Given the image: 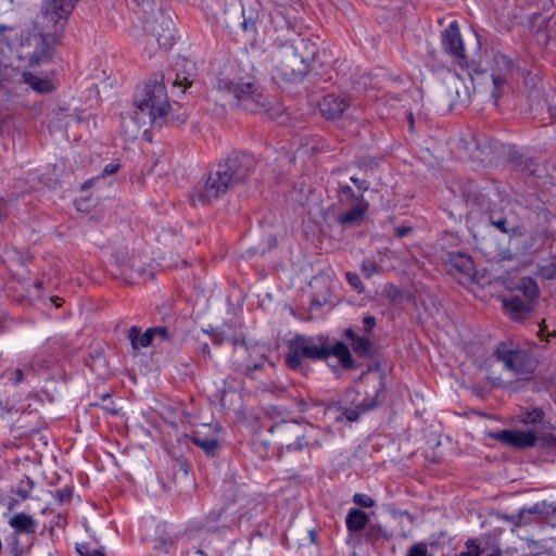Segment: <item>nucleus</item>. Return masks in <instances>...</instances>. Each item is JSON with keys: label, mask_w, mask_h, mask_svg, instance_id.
Wrapping results in <instances>:
<instances>
[{"label": "nucleus", "mask_w": 556, "mask_h": 556, "mask_svg": "<svg viewBox=\"0 0 556 556\" xmlns=\"http://www.w3.org/2000/svg\"><path fill=\"white\" fill-rule=\"evenodd\" d=\"M255 167L256 160L251 153L233 152L210 170L203 181L193 187L190 193L191 204L211 205L235 186L244 182Z\"/></svg>", "instance_id": "nucleus-1"}, {"label": "nucleus", "mask_w": 556, "mask_h": 556, "mask_svg": "<svg viewBox=\"0 0 556 556\" xmlns=\"http://www.w3.org/2000/svg\"><path fill=\"white\" fill-rule=\"evenodd\" d=\"M135 111L130 121L139 129L147 124L162 127L166 124H184L187 119L185 114L175 116L170 112L168 94L163 76L154 77L144 83L134 97Z\"/></svg>", "instance_id": "nucleus-2"}, {"label": "nucleus", "mask_w": 556, "mask_h": 556, "mask_svg": "<svg viewBox=\"0 0 556 556\" xmlns=\"http://www.w3.org/2000/svg\"><path fill=\"white\" fill-rule=\"evenodd\" d=\"M268 430L276 437L282 452H299L304 447L320 446L316 435L318 429L311 424L281 420Z\"/></svg>", "instance_id": "nucleus-3"}, {"label": "nucleus", "mask_w": 556, "mask_h": 556, "mask_svg": "<svg viewBox=\"0 0 556 556\" xmlns=\"http://www.w3.org/2000/svg\"><path fill=\"white\" fill-rule=\"evenodd\" d=\"M217 88L219 91L232 96L238 105L247 111L258 112L269 104L268 97L264 93L263 88L251 80L219 78Z\"/></svg>", "instance_id": "nucleus-4"}, {"label": "nucleus", "mask_w": 556, "mask_h": 556, "mask_svg": "<svg viewBox=\"0 0 556 556\" xmlns=\"http://www.w3.org/2000/svg\"><path fill=\"white\" fill-rule=\"evenodd\" d=\"M79 0H45L34 22V31H48L61 36Z\"/></svg>", "instance_id": "nucleus-5"}, {"label": "nucleus", "mask_w": 556, "mask_h": 556, "mask_svg": "<svg viewBox=\"0 0 556 556\" xmlns=\"http://www.w3.org/2000/svg\"><path fill=\"white\" fill-rule=\"evenodd\" d=\"M495 356L508 371L517 377L532 375L539 365L538 358L530 350L522 349L510 340L496 346Z\"/></svg>", "instance_id": "nucleus-6"}, {"label": "nucleus", "mask_w": 556, "mask_h": 556, "mask_svg": "<svg viewBox=\"0 0 556 556\" xmlns=\"http://www.w3.org/2000/svg\"><path fill=\"white\" fill-rule=\"evenodd\" d=\"M326 343L327 338L324 336H296L289 343V350L286 355L287 365L292 369H300L303 359H327Z\"/></svg>", "instance_id": "nucleus-7"}, {"label": "nucleus", "mask_w": 556, "mask_h": 556, "mask_svg": "<svg viewBox=\"0 0 556 556\" xmlns=\"http://www.w3.org/2000/svg\"><path fill=\"white\" fill-rule=\"evenodd\" d=\"M275 68L279 77L286 81L301 80L308 72L309 65L301 59L290 46L282 47L275 56Z\"/></svg>", "instance_id": "nucleus-8"}, {"label": "nucleus", "mask_w": 556, "mask_h": 556, "mask_svg": "<svg viewBox=\"0 0 556 556\" xmlns=\"http://www.w3.org/2000/svg\"><path fill=\"white\" fill-rule=\"evenodd\" d=\"M59 38L48 31H34L27 39L28 46H35V50L27 56L29 65L37 66L49 62Z\"/></svg>", "instance_id": "nucleus-9"}, {"label": "nucleus", "mask_w": 556, "mask_h": 556, "mask_svg": "<svg viewBox=\"0 0 556 556\" xmlns=\"http://www.w3.org/2000/svg\"><path fill=\"white\" fill-rule=\"evenodd\" d=\"M232 343L235 346L240 344L248 353V357L244 363L247 376L254 378L253 372L262 369L265 363L273 365V363L269 362L271 350L268 345L263 343H253L248 345L245 341L238 340H233Z\"/></svg>", "instance_id": "nucleus-10"}, {"label": "nucleus", "mask_w": 556, "mask_h": 556, "mask_svg": "<svg viewBox=\"0 0 556 556\" xmlns=\"http://www.w3.org/2000/svg\"><path fill=\"white\" fill-rule=\"evenodd\" d=\"M152 37L164 50H168L175 43V26L169 13H161L155 17L151 28Z\"/></svg>", "instance_id": "nucleus-11"}, {"label": "nucleus", "mask_w": 556, "mask_h": 556, "mask_svg": "<svg viewBox=\"0 0 556 556\" xmlns=\"http://www.w3.org/2000/svg\"><path fill=\"white\" fill-rule=\"evenodd\" d=\"M442 46L444 51L455 58L459 63L466 59L464 42L456 21L442 31Z\"/></svg>", "instance_id": "nucleus-12"}, {"label": "nucleus", "mask_w": 556, "mask_h": 556, "mask_svg": "<svg viewBox=\"0 0 556 556\" xmlns=\"http://www.w3.org/2000/svg\"><path fill=\"white\" fill-rule=\"evenodd\" d=\"M350 105V98L344 94L328 93L318 103L320 114L327 119L340 117Z\"/></svg>", "instance_id": "nucleus-13"}, {"label": "nucleus", "mask_w": 556, "mask_h": 556, "mask_svg": "<svg viewBox=\"0 0 556 556\" xmlns=\"http://www.w3.org/2000/svg\"><path fill=\"white\" fill-rule=\"evenodd\" d=\"M493 437L505 444L518 448L534 446L538 440L533 432L520 430H502Z\"/></svg>", "instance_id": "nucleus-14"}, {"label": "nucleus", "mask_w": 556, "mask_h": 556, "mask_svg": "<svg viewBox=\"0 0 556 556\" xmlns=\"http://www.w3.org/2000/svg\"><path fill=\"white\" fill-rule=\"evenodd\" d=\"M368 206L366 200H359L356 205L345 206L346 210L338 214L336 220L342 228L357 227L364 222Z\"/></svg>", "instance_id": "nucleus-15"}, {"label": "nucleus", "mask_w": 556, "mask_h": 556, "mask_svg": "<svg viewBox=\"0 0 556 556\" xmlns=\"http://www.w3.org/2000/svg\"><path fill=\"white\" fill-rule=\"evenodd\" d=\"M533 302L521 300L517 295L503 299V308L505 314L513 320H522L529 316L532 311Z\"/></svg>", "instance_id": "nucleus-16"}, {"label": "nucleus", "mask_w": 556, "mask_h": 556, "mask_svg": "<svg viewBox=\"0 0 556 556\" xmlns=\"http://www.w3.org/2000/svg\"><path fill=\"white\" fill-rule=\"evenodd\" d=\"M176 76L173 80L174 87H184L181 92L185 91L186 88L192 85V81L195 76V66L194 63L187 59H181L176 62Z\"/></svg>", "instance_id": "nucleus-17"}, {"label": "nucleus", "mask_w": 556, "mask_h": 556, "mask_svg": "<svg viewBox=\"0 0 556 556\" xmlns=\"http://www.w3.org/2000/svg\"><path fill=\"white\" fill-rule=\"evenodd\" d=\"M344 337L350 340L352 349L357 356L369 357L372 355L374 346L368 338L359 337L351 328L344 331Z\"/></svg>", "instance_id": "nucleus-18"}, {"label": "nucleus", "mask_w": 556, "mask_h": 556, "mask_svg": "<svg viewBox=\"0 0 556 556\" xmlns=\"http://www.w3.org/2000/svg\"><path fill=\"white\" fill-rule=\"evenodd\" d=\"M189 439L208 456H216L222 447L216 435H206L197 431Z\"/></svg>", "instance_id": "nucleus-19"}, {"label": "nucleus", "mask_w": 556, "mask_h": 556, "mask_svg": "<svg viewBox=\"0 0 556 556\" xmlns=\"http://www.w3.org/2000/svg\"><path fill=\"white\" fill-rule=\"evenodd\" d=\"M9 525L15 532L21 534H33L37 530V521L25 513L14 514L10 518Z\"/></svg>", "instance_id": "nucleus-20"}, {"label": "nucleus", "mask_w": 556, "mask_h": 556, "mask_svg": "<svg viewBox=\"0 0 556 556\" xmlns=\"http://www.w3.org/2000/svg\"><path fill=\"white\" fill-rule=\"evenodd\" d=\"M548 239V233L544 230H536L527 235L522 239L523 254H533L540 252Z\"/></svg>", "instance_id": "nucleus-21"}, {"label": "nucleus", "mask_w": 556, "mask_h": 556, "mask_svg": "<svg viewBox=\"0 0 556 556\" xmlns=\"http://www.w3.org/2000/svg\"><path fill=\"white\" fill-rule=\"evenodd\" d=\"M127 338L134 351H139L142 348L150 346L154 339L151 328L141 332V329L137 326L129 328Z\"/></svg>", "instance_id": "nucleus-22"}, {"label": "nucleus", "mask_w": 556, "mask_h": 556, "mask_svg": "<svg viewBox=\"0 0 556 556\" xmlns=\"http://www.w3.org/2000/svg\"><path fill=\"white\" fill-rule=\"evenodd\" d=\"M36 366L34 362L26 364L23 368H7L1 375L0 378L7 380V382L17 386L24 380L25 376L35 375Z\"/></svg>", "instance_id": "nucleus-23"}, {"label": "nucleus", "mask_w": 556, "mask_h": 556, "mask_svg": "<svg viewBox=\"0 0 556 556\" xmlns=\"http://www.w3.org/2000/svg\"><path fill=\"white\" fill-rule=\"evenodd\" d=\"M326 351L328 352L327 358L329 356H336L339 359L341 367L344 369H350L354 366L351 352L346 344L342 342H337L333 346H328L326 344Z\"/></svg>", "instance_id": "nucleus-24"}, {"label": "nucleus", "mask_w": 556, "mask_h": 556, "mask_svg": "<svg viewBox=\"0 0 556 556\" xmlns=\"http://www.w3.org/2000/svg\"><path fill=\"white\" fill-rule=\"evenodd\" d=\"M368 521L367 514L359 508H351L346 515L345 525L349 531L358 532L365 529Z\"/></svg>", "instance_id": "nucleus-25"}, {"label": "nucleus", "mask_w": 556, "mask_h": 556, "mask_svg": "<svg viewBox=\"0 0 556 556\" xmlns=\"http://www.w3.org/2000/svg\"><path fill=\"white\" fill-rule=\"evenodd\" d=\"M290 47L294 49L295 52L300 54L301 59H304V62L308 65L314 60L317 50L316 45L305 38H300L293 41Z\"/></svg>", "instance_id": "nucleus-26"}, {"label": "nucleus", "mask_w": 556, "mask_h": 556, "mask_svg": "<svg viewBox=\"0 0 556 556\" xmlns=\"http://www.w3.org/2000/svg\"><path fill=\"white\" fill-rule=\"evenodd\" d=\"M525 514H536L543 518H548L556 514V505L554 503H547L546 501H543L534 504L532 507L528 509L520 510L519 523H527V521L523 520Z\"/></svg>", "instance_id": "nucleus-27"}, {"label": "nucleus", "mask_w": 556, "mask_h": 556, "mask_svg": "<svg viewBox=\"0 0 556 556\" xmlns=\"http://www.w3.org/2000/svg\"><path fill=\"white\" fill-rule=\"evenodd\" d=\"M515 289L521 292L529 302H533L539 296L538 283L531 277H521Z\"/></svg>", "instance_id": "nucleus-28"}, {"label": "nucleus", "mask_w": 556, "mask_h": 556, "mask_svg": "<svg viewBox=\"0 0 556 556\" xmlns=\"http://www.w3.org/2000/svg\"><path fill=\"white\" fill-rule=\"evenodd\" d=\"M377 406V403L375 400H366V399H363L362 401H359L355 407H346L343 409V416L349 420V421H356L358 419V417L363 414V413H366L370 409H372L374 407Z\"/></svg>", "instance_id": "nucleus-29"}, {"label": "nucleus", "mask_w": 556, "mask_h": 556, "mask_svg": "<svg viewBox=\"0 0 556 556\" xmlns=\"http://www.w3.org/2000/svg\"><path fill=\"white\" fill-rule=\"evenodd\" d=\"M24 81L35 91L40 93H46L53 90V84L51 80L47 78H40L30 73H24Z\"/></svg>", "instance_id": "nucleus-30"}, {"label": "nucleus", "mask_w": 556, "mask_h": 556, "mask_svg": "<svg viewBox=\"0 0 556 556\" xmlns=\"http://www.w3.org/2000/svg\"><path fill=\"white\" fill-rule=\"evenodd\" d=\"M359 200H365L363 192L355 193L348 185H341L339 187V202L342 206L356 205Z\"/></svg>", "instance_id": "nucleus-31"}, {"label": "nucleus", "mask_w": 556, "mask_h": 556, "mask_svg": "<svg viewBox=\"0 0 556 556\" xmlns=\"http://www.w3.org/2000/svg\"><path fill=\"white\" fill-rule=\"evenodd\" d=\"M450 262L462 274L469 275L471 269H472L471 258L468 255L464 254V253H459V252L451 253L450 254Z\"/></svg>", "instance_id": "nucleus-32"}, {"label": "nucleus", "mask_w": 556, "mask_h": 556, "mask_svg": "<svg viewBox=\"0 0 556 556\" xmlns=\"http://www.w3.org/2000/svg\"><path fill=\"white\" fill-rule=\"evenodd\" d=\"M391 535L378 523H371L367 527L365 539L370 543L388 541Z\"/></svg>", "instance_id": "nucleus-33"}, {"label": "nucleus", "mask_w": 556, "mask_h": 556, "mask_svg": "<svg viewBox=\"0 0 556 556\" xmlns=\"http://www.w3.org/2000/svg\"><path fill=\"white\" fill-rule=\"evenodd\" d=\"M490 223L501 232L516 236L519 228L515 225H510L506 217H495L494 215L490 216Z\"/></svg>", "instance_id": "nucleus-34"}, {"label": "nucleus", "mask_w": 556, "mask_h": 556, "mask_svg": "<svg viewBox=\"0 0 556 556\" xmlns=\"http://www.w3.org/2000/svg\"><path fill=\"white\" fill-rule=\"evenodd\" d=\"M224 515V508L213 509L204 518L201 528L207 531H215L217 529V522L222 520Z\"/></svg>", "instance_id": "nucleus-35"}, {"label": "nucleus", "mask_w": 556, "mask_h": 556, "mask_svg": "<svg viewBox=\"0 0 556 556\" xmlns=\"http://www.w3.org/2000/svg\"><path fill=\"white\" fill-rule=\"evenodd\" d=\"M34 489V481L29 477H24L17 484L15 494L21 500H27L31 490Z\"/></svg>", "instance_id": "nucleus-36"}, {"label": "nucleus", "mask_w": 556, "mask_h": 556, "mask_svg": "<svg viewBox=\"0 0 556 556\" xmlns=\"http://www.w3.org/2000/svg\"><path fill=\"white\" fill-rule=\"evenodd\" d=\"M506 78L501 74L492 75V83L494 85V91L492 92V98L494 99V104H497L500 98V89L505 85Z\"/></svg>", "instance_id": "nucleus-37"}, {"label": "nucleus", "mask_w": 556, "mask_h": 556, "mask_svg": "<svg viewBox=\"0 0 556 556\" xmlns=\"http://www.w3.org/2000/svg\"><path fill=\"white\" fill-rule=\"evenodd\" d=\"M539 275L547 280L556 278V262L539 267Z\"/></svg>", "instance_id": "nucleus-38"}, {"label": "nucleus", "mask_w": 556, "mask_h": 556, "mask_svg": "<svg viewBox=\"0 0 556 556\" xmlns=\"http://www.w3.org/2000/svg\"><path fill=\"white\" fill-rule=\"evenodd\" d=\"M242 18H243L242 22H241L242 29L245 33H250L252 36H255L256 33H257L256 22H257L258 17L245 16V17H242Z\"/></svg>", "instance_id": "nucleus-39"}, {"label": "nucleus", "mask_w": 556, "mask_h": 556, "mask_svg": "<svg viewBox=\"0 0 556 556\" xmlns=\"http://www.w3.org/2000/svg\"><path fill=\"white\" fill-rule=\"evenodd\" d=\"M481 549L476 540L469 539L466 542V551L459 553V556H480Z\"/></svg>", "instance_id": "nucleus-40"}, {"label": "nucleus", "mask_w": 556, "mask_h": 556, "mask_svg": "<svg viewBox=\"0 0 556 556\" xmlns=\"http://www.w3.org/2000/svg\"><path fill=\"white\" fill-rule=\"evenodd\" d=\"M353 502L356 505H359V506L365 507V508H370V507H372L375 505V501L369 495H366V494H363V493L354 494Z\"/></svg>", "instance_id": "nucleus-41"}, {"label": "nucleus", "mask_w": 556, "mask_h": 556, "mask_svg": "<svg viewBox=\"0 0 556 556\" xmlns=\"http://www.w3.org/2000/svg\"><path fill=\"white\" fill-rule=\"evenodd\" d=\"M407 556H433L429 554L426 544L417 543L408 548Z\"/></svg>", "instance_id": "nucleus-42"}, {"label": "nucleus", "mask_w": 556, "mask_h": 556, "mask_svg": "<svg viewBox=\"0 0 556 556\" xmlns=\"http://www.w3.org/2000/svg\"><path fill=\"white\" fill-rule=\"evenodd\" d=\"M151 330H152L154 338H159L164 341L172 340V334L169 333V331L166 327H163V326L152 327Z\"/></svg>", "instance_id": "nucleus-43"}, {"label": "nucleus", "mask_w": 556, "mask_h": 556, "mask_svg": "<svg viewBox=\"0 0 556 556\" xmlns=\"http://www.w3.org/2000/svg\"><path fill=\"white\" fill-rule=\"evenodd\" d=\"M76 549L80 556H105L100 549H89L85 544L78 545Z\"/></svg>", "instance_id": "nucleus-44"}, {"label": "nucleus", "mask_w": 556, "mask_h": 556, "mask_svg": "<svg viewBox=\"0 0 556 556\" xmlns=\"http://www.w3.org/2000/svg\"><path fill=\"white\" fill-rule=\"evenodd\" d=\"M73 493L70 488H62L55 491V498L60 503H66L71 500Z\"/></svg>", "instance_id": "nucleus-45"}, {"label": "nucleus", "mask_w": 556, "mask_h": 556, "mask_svg": "<svg viewBox=\"0 0 556 556\" xmlns=\"http://www.w3.org/2000/svg\"><path fill=\"white\" fill-rule=\"evenodd\" d=\"M345 278L348 280V282L354 288V289H361L362 287V281H361V278L359 276L356 274V273H351V271H348L345 274Z\"/></svg>", "instance_id": "nucleus-46"}, {"label": "nucleus", "mask_w": 556, "mask_h": 556, "mask_svg": "<svg viewBox=\"0 0 556 556\" xmlns=\"http://www.w3.org/2000/svg\"><path fill=\"white\" fill-rule=\"evenodd\" d=\"M377 270V265L374 262H363L362 271L366 277L370 278Z\"/></svg>", "instance_id": "nucleus-47"}, {"label": "nucleus", "mask_w": 556, "mask_h": 556, "mask_svg": "<svg viewBox=\"0 0 556 556\" xmlns=\"http://www.w3.org/2000/svg\"><path fill=\"white\" fill-rule=\"evenodd\" d=\"M119 168V164L117 163H109L104 166L102 173L99 175L100 178H104L105 176L115 174Z\"/></svg>", "instance_id": "nucleus-48"}, {"label": "nucleus", "mask_w": 556, "mask_h": 556, "mask_svg": "<svg viewBox=\"0 0 556 556\" xmlns=\"http://www.w3.org/2000/svg\"><path fill=\"white\" fill-rule=\"evenodd\" d=\"M375 325H376L375 317L367 315L363 318V326H364L365 332H367V333L370 332L372 330V328L375 327Z\"/></svg>", "instance_id": "nucleus-49"}, {"label": "nucleus", "mask_w": 556, "mask_h": 556, "mask_svg": "<svg viewBox=\"0 0 556 556\" xmlns=\"http://www.w3.org/2000/svg\"><path fill=\"white\" fill-rule=\"evenodd\" d=\"M351 181L357 187V189L361 192H364V191L368 190V188H369V184L365 179H359V178H356V177H351Z\"/></svg>", "instance_id": "nucleus-50"}, {"label": "nucleus", "mask_w": 556, "mask_h": 556, "mask_svg": "<svg viewBox=\"0 0 556 556\" xmlns=\"http://www.w3.org/2000/svg\"><path fill=\"white\" fill-rule=\"evenodd\" d=\"M245 16H253V17H258V11L256 9L253 8V5H245L244 3L242 4V17H245Z\"/></svg>", "instance_id": "nucleus-51"}, {"label": "nucleus", "mask_w": 556, "mask_h": 556, "mask_svg": "<svg viewBox=\"0 0 556 556\" xmlns=\"http://www.w3.org/2000/svg\"><path fill=\"white\" fill-rule=\"evenodd\" d=\"M100 179V176H96L93 178H90L88 180H86L83 185H81V189L83 190H86L88 188H91L98 180Z\"/></svg>", "instance_id": "nucleus-52"}, {"label": "nucleus", "mask_w": 556, "mask_h": 556, "mask_svg": "<svg viewBox=\"0 0 556 556\" xmlns=\"http://www.w3.org/2000/svg\"><path fill=\"white\" fill-rule=\"evenodd\" d=\"M396 231L400 237H404L410 231V229L407 227H401V228H397Z\"/></svg>", "instance_id": "nucleus-53"}, {"label": "nucleus", "mask_w": 556, "mask_h": 556, "mask_svg": "<svg viewBox=\"0 0 556 556\" xmlns=\"http://www.w3.org/2000/svg\"><path fill=\"white\" fill-rule=\"evenodd\" d=\"M180 468L184 470L185 475L188 472V464L186 460L179 462Z\"/></svg>", "instance_id": "nucleus-54"}, {"label": "nucleus", "mask_w": 556, "mask_h": 556, "mask_svg": "<svg viewBox=\"0 0 556 556\" xmlns=\"http://www.w3.org/2000/svg\"><path fill=\"white\" fill-rule=\"evenodd\" d=\"M9 29H12V28L4 24H0V34H2L4 30H9Z\"/></svg>", "instance_id": "nucleus-55"}, {"label": "nucleus", "mask_w": 556, "mask_h": 556, "mask_svg": "<svg viewBox=\"0 0 556 556\" xmlns=\"http://www.w3.org/2000/svg\"><path fill=\"white\" fill-rule=\"evenodd\" d=\"M408 121H409L410 129H413L414 128V117H413L412 113L408 115Z\"/></svg>", "instance_id": "nucleus-56"}, {"label": "nucleus", "mask_w": 556, "mask_h": 556, "mask_svg": "<svg viewBox=\"0 0 556 556\" xmlns=\"http://www.w3.org/2000/svg\"><path fill=\"white\" fill-rule=\"evenodd\" d=\"M486 556H502V552L500 549H496Z\"/></svg>", "instance_id": "nucleus-57"}, {"label": "nucleus", "mask_w": 556, "mask_h": 556, "mask_svg": "<svg viewBox=\"0 0 556 556\" xmlns=\"http://www.w3.org/2000/svg\"><path fill=\"white\" fill-rule=\"evenodd\" d=\"M549 112L552 114V116L556 115V106H549Z\"/></svg>", "instance_id": "nucleus-58"}, {"label": "nucleus", "mask_w": 556, "mask_h": 556, "mask_svg": "<svg viewBox=\"0 0 556 556\" xmlns=\"http://www.w3.org/2000/svg\"><path fill=\"white\" fill-rule=\"evenodd\" d=\"M61 521H62V519H61V517L59 516V517H58V521H56V526L61 527V526H62V522H61Z\"/></svg>", "instance_id": "nucleus-59"}, {"label": "nucleus", "mask_w": 556, "mask_h": 556, "mask_svg": "<svg viewBox=\"0 0 556 556\" xmlns=\"http://www.w3.org/2000/svg\"><path fill=\"white\" fill-rule=\"evenodd\" d=\"M554 439L556 440V437Z\"/></svg>", "instance_id": "nucleus-60"}]
</instances>
